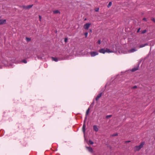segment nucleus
<instances>
[{"label":"nucleus","instance_id":"nucleus-1","mask_svg":"<svg viewBox=\"0 0 155 155\" xmlns=\"http://www.w3.org/2000/svg\"><path fill=\"white\" fill-rule=\"evenodd\" d=\"M144 144V142H142L139 145L135 146L134 148V151L135 152L139 151L141 148L143 147Z\"/></svg>","mask_w":155,"mask_h":155},{"label":"nucleus","instance_id":"nucleus-2","mask_svg":"<svg viewBox=\"0 0 155 155\" xmlns=\"http://www.w3.org/2000/svg\"><path fill=\"white\" fill-rule=\"evenodd\" d=\"M86 120V117H85V119L84 121V124H83V127H82V131L84 133L85 132V128H86V125H85V122Z\"/></svg>","mask_w":155,"mask_h":155},{"label":"nucleus","instance_id":"nucleus-3","mask_svg":"<svg viewBox=\"0 0 155 155\" xmlns=\"http://www.w3.org/2000/svg\"><path fill=\"white\" fill-rule=\"evenodd\" d=\"M90 54L92 57H94L98 54V53L97 51H91Z\"/></svg>","mask_w":155,"mask_h":155},{"label":"nucleus","instance_id":"nucleus-4","mask_svg":"<svg viewBox=\"0 0 155 155\" xmlns=\"http://www.w3.org/2000/svg\"><path fill=\"white\" fill-rule=\"evenodd\" d=\"M91 24L90 23H87L84 25V28L86 30H88Z\"/></svg>","mask_w":155,"mask_h":155},{"label":"nucleus","instance_id":"nucleus-5","mask_svg":"<svg viewBox=\"0 0 155 155\" xmlns=\"http://www.w3.org/2000/svg\"><path fill=\"white\" fill-rule=\"evenodd\" d=\"M106 49L104 48H101L100 49L99 51L100 53H102L103 54H104L106 52Z\"/></svg>","mask_w":155,"mask_h":155},{"label":"nucleus","instance_id":"nucleus-6","mask_svg":"<svg viewBox=\"0 0 155 155\" xmlns=\"http://www.w3.org/2000/svg\"><path fill=\"white\" fill-rule=\"evenodd\" d=\"M6 23V20L5 19H0V25L5 24Z\"/></svg>","mask_w":155,"mask_h":155},{"label":"nucleus","instance_id":"nucleus-7","mask_svg":"<svg viewBox=\"0 0 155 155\" xmlns=\"http://www.w3.org/2000/svg\"><path fill=\"white\" fill-rule=\"evenodd\" d=\"M102 93L101 92V93H100V94H99L96 97V100L97 101L101 97V96H102Z\"/></svg>","mask_w":155,"mask_h":155},{"label":"nucleus","instance_id":"nucleus-8","mask_svg":"<svg viewBox=\"0 0 155 155\" xmlns=\"http://www.w3.org/2000/svg\"><path fill=\"white\" fill-rule=\"evenodd\" d=\"M139 69V66H137L136 67L134 68H132L131 70V71L132 72H134L135 71L138 70Z\"/></svg>","mask_w":155,"mask_h":155},{"label":"nucleus","instance_id":"nucleus-9","mask_svg":"<svg viewBox=\"0 0 155 155\" xmlns=\"http://www.w3.org/2000/svg\"><path fill=\"white\" fill-rule=\"evenodd\" d=\"M53 13L54 14H60V13H61L58 10L53 11Z\"/></svg>","mask_w":155,"mask_h":155},{"label":"nucleus","instance_id":"nucleus-10","mask_svg":"<svg viewBox=\"0 0 155 155\" xmlns=\"http://www.w3.org/2000/svg\"><path fill=\"white\" fill-rule=\"evenodd\" d=\"M93 129L96 131L97 132L98 131V128L96 125H94L93 126Z\"/></svg>","mask_w":155,"mask_h":155},{"label":"nucleus","instance_id":"nucleus-11","mask_svg":"<svg viewBox=\"0 0 155 155\" xmlns=\"http://www.w3.org/2000/svg\"><path fill=\"white\" fill-rule=\"evenodd\" d=\"M105 49H106V51H105L106 52L109 53H112V52H114L113 51H110V49H108L107 48H106Z\"/></svg>","mask_w":155,"mask_h":155},{"label":"nucleus","instance_id":"nucleus-12","mask_svg":"<svg viewBox=\"0 0 155 155\" xmlns=\"http://www.w3.org/2000/svg\"><path fill=\"white\" fill-rule=\"evenodd\" d=\"M148 45V44L147 43H146L144 44H142L140 45L139 48H142Z\"/></svg>","mask_w":155,"mask_h":155},{"label":"nucleus","instance_id":"nucleus-13","mask_svg":"<svg viewBox=\"0 0 155 155\" xmlns=\"http://www.w3.org/2000/svg\"><path fill=\"white\" fill-rule=\"evenodd\" d=\"M87 148L91 152H92L93 151L92 148L91 147H87Z\"/></svg>","mask_w":155,"mask_h":155},{"label":"nucleus","instance_id":"nucleus-14","mask_svg":"<svg viewBox=\"0 0 155 155\" xmlns=\"http://www.w3.org/2000/svg\"><path fill=\"white\" fill-rule=\"evenodd\" d=\"M51 58L53 61H55L56 62H57L58 61V59L56 58L51 57Z\"/></svg>","mask_w":155,"mask_h":155},{"label":"nucleus","instance_id":"nucleus-15","mask_svg":"<svg viewBox=\"0 0 155 155\" xmlns=\"http://www.w3.org/2000/svg\"><path fill=\"white\" fill-rule=\"evenodd\" d=\"M33 5H29L26 6V10L29 9L31 8Z\"/></svg>","mask_w":155,"mask_h":155},{"label":"nucleus","instance_id":"nucleus-16","mask_svg":"<svg viewBox=\"0 0 155 155\" xmlns=\"http://www.w3.org/2000/svg\"><path fill=\"white\" fill-rule=\"evenodd\" d=\"M137 51V50L135 48H133L131 49L130 50V52H134L135 51Z\"/></svg>","mask_w":155,"mask_h":155},{"label":"nucleus","instance_id":"nucleus-17","mask_svg":"<svg viewBox=\"0 0 155 155\" xmlns=\"http://www.w3.org/2000/svg\"><path fill=\"white\" fill-rule=\"evenodd\" d=\"M90 110V108H88L87 109V110L86 113V117H87V116L88 115Z\"/></svg>","mask_w":155,"mask_h":155},{"label":"nucleus","instance_id":"nucleus-18","mask_svg":"<svg viewBox=\"0 0 155 155\" xmlns=\"http://www.w3.org/2000/svg\"><path fill=\"white\" fill-rule=\"evenodd\" d=\"M20 7L21 8H22L26 10V6L25 5H22L20 6Z\"/></svg>","mask_w":155,"mask_h":155},{"label":"nucleus","instance_id":"nucleus-19","mask_svg":"<svg viewBox=\"0 0 155 155\" xmlns=\"http://www.w3.org/2000/svg\"><path fill=\"white\" fill-rule=\"evenodd\" d=\"M112 2H110L108 5L107 7L108 8L110 7L111 5H112Z\"/></svg>","mask_w":155,"mask_h":155},{"label":"nucleus","instance_id":"nucleus-20","mask_svg":"<svg viewBox=\"0 0 155 155\" xmlns=\"http://www.w3.org/2000/svg\"><path fill=\"white\" fill-rule=\"evenodd\" d=\"M147 32L146 30H144L141 31V33L142 34H144Z\"/></svg>","mask_w":155,"mask_h":155},{"label":"nucleus","instance_id":"nucleus-21","mask_svg":"<svg viewBox=\"0 0 155 155\" xmlns=\"http://www.w3.org/2000/svg\"><path fill=\"white\" fill-rule=\"evenodd\" d=\"M89 143L91 144H93L94 143V142L91 140H89Z\"/></svg>","mask_w":155,"mask_h":155},{"label":"nucleus","instance_id":"nucleus-22","mask_svg":"<svg viewBox=\"0 0 155 155\" xmlns=\"http://www.w3.org/2000/svg\"><path fill=\"white\" fill-rule=\"evenodd\" d=\"M21 62L24 63H27V61L25 60H23L21 61Z\"/></svg>","mask_w":155,"mask_h":155},{"label":"nucleus","instance_id":"nucleus-23","mask_svg":"<svg viewBox=\"0 0 155 155\" xmlns=\"http://www.w3.org/2000/svg\"><path fill=\"white\" fill-rule=\"evenodd\" d=\"M111 116H112V115H107L106 116V118H109L110 117H111Z\"/></svg>","mask_w":155,"mask_h":155},{"label":"nucleus","instance_id":"nucleus-24","mask_svg":"<svg viewBox=\"0 0 155 155\" xmlns=\"http://www.w3.org/2000/svg\"><path fill=\"white\" fill-rule=\"evenodd\" d=\"M26 39L27 41H29L31 40V38H26Z\"/></svg>","mask_w":155,"mask_h":155},{"label":"nucleus","instance_id":"nucleus-25","mask_svg":"<svg viewBox=\"0 0 155 155\" xmlns=\"http://www.w3.org/2000/svg\"><path fill=\"white\" fill-rule=\"evenodd\" d=\"M101 40H99L98 41H97V43L98 44H100L101 43Z\"/></svg>","mask_w":155,"mask_h":155},{"label":"nucleus","instance_id":"nucleus-26","mask_svg":"<svg viewBox=\"0 0 155 155\" xmlns=\"http://www.w3.org/2000/svg\"><path fill=\"white\" fill-rule=\"evenodd\" d=\"M151 20L153 21L154 22H155V19L154 18H151Z\"/></svg>","mask_w":155,"mask_h":155},{"label":"nucleus","instance_id":"nucleus-27","mask_svg":"<svg viewBox=\"0 0 155 155\" xmlns=\"http://www.w3.org/2000/svg\"><path fill=\"white\" fill-rule=\"evenodd\" d=\"M88 32H86L84 34V35L85 36V37H87L88 35Z\"/></svg>","mask_w":155,"mask_h":155},{"label":"nucleus","instance_id":"nucleus-28","mask_svg":"<svg viewBox=\"0 0 155 155\" xmlns=\"http://www.w3.org/2000/svg\"><path fill=\"white\" fill-rule=\"evenodd\" d=\"M64 41L65 43L67 42L68 41V38H65L64 39Z\"/></svg>","mask_w":155,"mask_h":155},{"label":"nucleus","instance_id":"nucleus-29","mask_svg":"<svg viewBox=\"0 0 155 155\" xmlns=\"http://www.w3.org/2000/svg\"><path fill=\"white\" fill-rule=\"evenodd\" d=\"M143 21H147V19L146 18H143Z\"/></svg>","mask_w":155,"mask_h":155},{"label":"nucleus","instance_id":"nucleus-30","mask_svg":"<svg viewBox=\"0 0 155 155\" xmlns=\"http://www.w3.org/2000/svg\"><path fill=\"white\" fill-rule=\"evenodd\" d=\"M117 135H118V134L116 133L115 134H113V135H112V136H117Z\"/></svg>","mask_w":155,"mask_h":155},{"label":"nucleus","instance_id":"nucleus-31","mask_svg":"<svg viewBox=\"0 0 155 155\" xmlns=\"http://www.w3.org/2000/svg\"><path fill=\"white\" fill-rule=\"evenodd\" d=\"M39 20L40 21H41V15H39Z\"/></svg>","mask_w":155,"mask_h":155},{"label":"nucleus","instance_id":"nucleus-32","mask_svg":"<svg viewBox=\"0 0 155 155\" xmlns=\"http://www.w3.org/2000/svg\"><path fill=\"white\" fill-rule=\"evenodd\" d=\"M140 28H139L137 31V33H139L140 31Z\"/></svg>","mask_w":155,"mask_h":155},{"label":"nucleus","instance_id":"nucleus-33","mask_svg":"<svg viewBox=\"0 0 155 155\" xmlns=\"http://www.w3.org/2000/svg\"><path fill=\"white\" fill-rule=\"evenodd\" d=\"M99 11V8H96L95 10V11L96 12H98Z\"/></svg>","mask_w":155,"mask_h":155},{"label":"nucleus","instance_id":"nucleus-34","mask_svg":"<svg viewBox=\"0 0 155 155\" xmlns=\"http://www.w3.org/2000/svg\"><path fill=\"white\" fill-rule=\"evenodd\" d=\"M137 87V86H134L132 87V88L133 89H135V88H136Z\"/></svg>","mask_w":155,"mask_h":155},{"label":"nucleus","instance_id":"nucleus-35","mask_svg":"<svg viewBox=\"0 0 155 155\" xmlns=\"http://www.w3.org/2000/svg\"><path fill=\"white\" fill-rule=\"evenodd\" d=\"M130 142V141L129 140V141H125V143H128V142Z\"/></svg>","mask_w":155,"mask_h":155},{"label":"nucleus","instance_id":"nucleus-36","mask_svg":"<svg viewBox=\"0 0 155 155\" xmlns=\"http://www.w3.org/2000/svg\"><path fill=\"white\" fill-rule=\"evenodd\" d=\"M92 107H93V106H91V105H90V106H89V108H90H90H92Z\"/></svg>","mask_w":155,"mask_h":155},{"label":"nucleus","instance_id":"nucleus-37","mask_svg":"<svg viewBox=\"0 0 155 155\" xmlns=\"http://www.w3.org/2000/svg\"><path fill=\"white\" fill-rule=\"evenodd\" d=\"M89 31H90L91 33V32H92V29H89Z\"/></svg>","mask_w":155,"mask_h":155},{"label":"nucleus","instance_id":"nucleus-38","mask_svg":"<svg viewBox=\"0 0 155 155\" xmlns=\"http://www.w3.org/2000/svg\"><path fill=\"white\" fill-rule=\"evenodd\" d=\"M94 101H93V102H92V103L91 105H94Z\"/></svg>","mask_w":155,"mask_h":155},{"label":"nucleus","instance_id":"nucleus-39","mask_svg":"<svg viewBox=\"0 0 155 155\" xmlns=\"http://www.w3.org/2000/svg\"><path fill=\"white\" fill-rule=\"evenodd\" d=\"M154 112L155 113V110L154 111Z\"/></svg>","mask_w":155,"mask_h":155}]
</instances>
